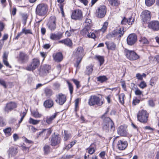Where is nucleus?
<instances>
[{
	"label": "nucleus",
	"instance_id": "a19ab883",
	"mask_svg": "<svg viewBox=\"0 0 159 159\" xmlns=\"http://www.w3.org/2000/svg\"><path fill=\"white\" fill-rule=\"evenodd\" d=\"M146 75L145 73H143L141 74L140 73H138L136 75V77L139 80H142L143 78H145Z\"/></svg>",
	"mask_w": 159,
	"mask_h": 159
},
{
	"label": "nucleus",
	"instance_id": "ea45409f",
	"mask_svg": "<svg viewBox=\"0 0 159 159\" xmlns=\"http://www.w3.org/2000/svg\"><path fill=\"white\" fill-rule=\"evenodd\" d=\"M110 4L112 6H117L119 3L118 0H108Z\"/></svg>",
	"mask_w": 159,
	"mask_h": 159
},
{
	"label": "nucleus",
	"instance_id": "dca6fc26",
	"mask_svg": "<svg viewBox=\"0 0 159 159\" xmlns=\"http://www.w3.org/2000/svg\"><path fill=\"white\" fill-rule=\"evenodd\" d=\"M148 27L154 31L159 30V22L157 20L152 21L149 23Z\"/></svg>",
	"mask_w": 159,
	"mask_h": 159
},
{
	"label": "nucleus",
	"instance_id": "412c9836",
	"mask_svg": "<svg viewBox=\"0 0 159 159\" xmlns=\"http://www.w3.org/2000/svg\"><path fill=\"white\" fill-rule=\"evenodd\" d=\"M134 19L132 16H131L129 19H127L124 17L121 21V23L122 25H131L134 22Z\"/></svg>",
	"mask_w": 159,
	"mask_h": 159
},
{
	"label": "nucleus",
	"instance_id": "6e6552de",
	"mask_svg": "<svg viewBox=\"0 0 159 159\" xmlns=\"http://www.w3.org/2000/svg\"><path fill=\"white\" fill-rule=\"evenodd\" d=\"M141 17L144 23H147L150 20L151 18L150 12L147 10L143 11L141 13Z\"/></svg>",
	"mask_w": 159,
	"mask_h": 159
},
{
	"label": "nucleus",
	"instance_id": "aec40b11",
	"mask_svg": "<svg viewBox=\"0 0 159 159\" xmlns=\"http://www.w3.org/2000/svg\"><path fill=\"white\" fill-rule=\"evenodd\" d=\"M61 138L57 135L53 136L51 139V145L55 146L59 144L60 142Z\"/></svg>",
	"mask_w": 159,
	"mask_h": 159
},
{
	"label": "nucleus",
	"instance_id": "2eb2a0df",
	"mask_svg": "<svg viewBox=\"0 0 159 159\" xmlns=\"http://www.w3.org/2000/svg\"><path fill=\"white\" fill-rule=\"evenodd\" d=\"M57 99H56V102L60 105H62L66 101V96L61 93L58 94L56 96Z\"/></svg>",
	"mask_w": 159,
	"mask_h": 159
},
{
	"label": "nucleus",
	"instance_id": "2f4dec72",
	"mask_svg": "<svg viewBox=\"0 0 159 159\" xmlns=\"http://www.w3.org/2000/svg\"><path fill=\"white\" fill-rule=\"evenodd\" d=\"M66 82L67 84V86L70 91V94L71 95L72 94L74 88L73 85L68 80H67Z\"/></svg>",
	"mask_w": 159,
	"mask_h": 159
},
{
	"label": "nucleus",
	"instance_id": "cd10ccee",
	"mask_svg": "<svg viewBox=\"0 0 159 159\" xmlns=\"http://www.w3.org/2000/svg\"><path fill=\"white\" fill-rule=\"evenodd\" d=\"M91 30L90 28H89L85 27L84 28L81 30V34L84 36L87 37L88 34L90 33Z\"/></svg>",
	"mask_w": 159,
	"mask_h": 159
},
{
	"label": "nucleus",
	"instance_id": "a211bd4d",
	"mask_svg": "<svg viewBox=\"0 0 159 159\" xmlns=\"http://www.w3.org/2000/svg\"><path fill=\"white\" fill-rule=\"evenodd\" d=\"M128 143L126 141L118 140L117 143V146L118 149L120 150H125L127 147Z\"/></svg>",
	"mask_w": 159,
	"mask_h": 159
},
{
	"label": "nucleus",
	"instance_id": "9b49d317",
	"mask_svg": "<svg viewBox=\"0 0 159 159\" xmlns=\"http://www.w3.org/2000/svg\"><path fill=\"white\" fill-rule=\"evenodd\" d=\"M56 18L54 16H51L47 24L48 28L52 31L55 30L56 28Z\"/></svg>",
	"mask_w": 159,
	"mask_h": 159
},
{
	"label": "nucleus",
	"instance_id": "864d4df0",
	"mask_svg": "<svg viewBox=\"0 0 159 159\" xmlns=\"http://www.w3.org/2000/svg\"><path fill=\"white\" fill-rule=\"evenodd\" d=\"M88 153L90 154H92L95 152V150L93 148H88Z\"/></svg>",
	"mask_w": 159,
	"mask_h": 159
},
{
	"label": "nucleus",
	"instance_id": "e2e57ef3",
	"mask_svg": "<svg viewBox=\"0 0 159 159\" xmlns=\"http://www.w3.org/2000/svg\"><path fill=\"white\" fill-rule=\"evenodd\" d=\"M40 54L41 56L43 58V60H44L47 55V53L44 52H42L40 53Z\"/></svg>",
	"mask_w": 159,
	"mask_h": 159
},
{
	"label": "nucleus",
	"instance_id": "6ab92c4d",
	"mask_svg": "<svg viewBox=\"0 0 159 159\" xmlns=\"http://www.w3.org/2000/svg\"><path fill=\"white\" fill-rule=\"evenodd\" d=\"M18 153L17 148L14 147L9 148L7 151L8 156L9 157H14Z\"/></svg>",
	"mask_w": 159,
	"mask_h": 159
},
{
	"label": "nucleus",
	"instance_id": "5701e85b",
	"mask_svg": "<svg viewBox=\"0 0 159 159\" xmlns=\"http://www.w3.org/2000/svg\"><path fill=\"white\" fill-rule=\"evenodd\" d=\"M29 58L28 56L26 54L23 52H20L19 55V59L22 62H24L27 60Z\"/></svg>",
	"mask_w": 159,
	"mask_h": 159
},
{
	"label": "nucleus",
	"instance_id": "ddd939ff",
	"mask_svg": "<svg viewBox=\"0 0 159 159\" xmlns=\"http://www.w3.org/2000/svg\"><path fill=\"white\" fill-rule=\"evenodd\" d=\"M137 40V36L134 34H131L128 36L127 39L128 44L132 45L135 43Z\"/></svg>",
	"mask_w": 159,
	"mask_h": 159
},
{
	"label": "nucleus",
	"instance_id": "20e7f679",
	"mask_svg": "<svg viewBox=\"0 0 159 159\" xmlns=\"http://www.w3.org/2000/svg\"><path fill=\"white\" fill-rule=\"evenodd\" d=\"M104 103L103 101L101 100L99 97L96 95L90 96L89 99L88 103L90 106H93L97 105L101 106Z\"/></svg>",
	"mask_w": 159,
	"mask_h": 159
},
{
	"label": "nucleus",
	"instance_id": "49530a36",
	"mask_svg": "<svg viewBox=\"0 0 159 159\" xmlns=\"http://www.w3.org/2000/svg\"><path fill=\"white\" fill-rule=\"evenodd\" d=\"M108 25V23L107 22H105L101 29V31L103 32H104L106 30Z\"/></svg>",
	"mask_w": 159,
	"mask_h": 159
},
{
	"label": "nucleus",
	"instance_id": "c85d7f7f",
	"mask_svg": "<svg viewBox=\"0 0 159 159\" xmlns=\"http://www.w3.org/2000/svg\"><path fill=\"white\" fill-rule=\"evenodd\" d=\"M85 27L90 28L92 26L91 20L90 19L87 18L86 19L85 23H84Z\"/></svg>",
	"mask_w": 159,
	"mask_h": 159
},
{
	"label": "nucleus",
	"instance_id": "5fc2aeb1",
	"mask_svg": "<svg viewBox=\"0 0 159 159\" xmlns=\"http://www.w3.org/2000/svg\"><path fill=\"white\" fill-rule=\"evenodd\" d=\"M46 130L47 131V134H48L49 135H50L52 133V131L51 130V129H44L43 130H42V131H41V132H39V134L43 133V132L44 131H46Z\"/></svg>",
	"mask_w": 159,
	"mask_h": 159
},
{
	"label": "nucleus",
	"instance_id": "13d9d810",
	"mask_svg": "<svg viewBox=\"0 0 159 159\" xmlns=\"http://www.w3.org/2000/svg\"><path fill=\"white\" fill-rule=\"evenodd\" d=\"M8 38V35L7 34H5L3 36L1 40L2 41H3V42H4L5 40H6Z\"/></svg>",
	"mask_w": 159,
	"mask_h": 159
},
{
	"label": "nucleus",
	"instance_id": "f8f14e48",
	"mask_svg": "<svg viewBox=\"0 0 159 159\" xmlns=\"http://www.w3.org/2000/svg\"><path fill=\"white\" fill-rule=\"evenodd\" d=\"M124 27L114 30L110 34L111 36L112 37L120 38L123 36L124 34Z\"/></svg>",
	"mask_w": 159,
	"mask_h": 159
},
{
	"label": "nucleus",
	"instance_id": "6e6d98bb",
	"mask_svg": "<svg viewBox=\"0 0 159 159\" xmlns=\"http://www.w3.org/2000/svg\"><path fill=\"white\" fill-rule=\"evenodd\" d=\"M3 62L4 64L8 67L10 68H11V66L9 65L8 62L7 61V60H3Z\"/></svg>",
	"mask_w": 159,
	"mask_h": 159
},
{
	"label": "nucleus",
	"instance_id": "7c9ffc66",
	"mask_svg": "<svg viewBox=\"0 0 159 159\" xmlns=\"http://www.w3.org/2000/svg\"><path fill=\"white\" fill-rule=\"evenodd\" d=\"M44 93L45 95L48 97H49L52 95V91L50 89L46 88L44 89Z\"/></svg>",
	"mask_w": 159,
	"mask_h": 159
},
{
	"label": "nucleus",
	"instance_id": "58836bf2",
	"mask_svg": "<svg viewBox=\"0 0 159 159\" xmlns=\"http://www.w3.org/2000/svg\"><path fill=\"white\" fill-rule=\"evenodd\" d=\"M43 149L44 153L46 154H48L50 152V147L49 145H45L43 148Z\"/></svg>",
	"mask_w": 159,
	"mask_h": 159
},
{
	"label": "nucleus",
	"instance_id": "72a5a7b5",
	"mask_svg": "<svg viewBox=\"0 0 159 159\" xmlns=\"http://www.w3.org/2000/svg\"><path fill=\"white\" fill-rule=\"evenodd\" d=\"M95 58H96L99 62L100 66L103 63L104 61V59L103 56H95Z\"/></svg>",
	"mask_w": 159,
	"mask_h": 159
},
{
	"label": "nucleus",
	"instance_id": "f257e3e1",
	"mask_svg": "<svg viewBox=\"0 0 159 159\" xmlns=\"http://www.w3.org/2000/svg\"><path fill=\"white\" fill-rule=\"evenodd\" d=\"M85 55L84 50L81 46L78 47L73 51V56L76 60V63L75 64V67H78Z\"/></svg>",
	"mask_w": 159,
	"mask_h": 159
},
{
	"label": "nucleus",
	"instance_id": "bb28decb",
	"mask_svg": "<svg viewBox=\"0 0 159 159\" xmlns=\"http://www.w3.org/2000/svg\"><path fill=\"white\" fill-rule=\"evenodd\" d=\"M53 105V101L51 100H48L45 101L44 103V106L46 108H50Z\"/></svg>",
	"mask_w": 159,
	"mask_h": 159
},
{
	"label": "nucleus",
	"instance_id": "1a4fd4ad",
	"mask_svg": "<svg viewBox=\"0 0 159 159\" xmlns=\"http://www.w3.org/2000/svg\"><path fill=\"white\" fill-rule=\"evenodd\" d=\"M40 64L39 61L37 58L33 59L31 64L27 67L26 69L29 71L33 70L37 68Z\"/></svg>",
	"mask_w": 159,
	"mask_h": 159
},
{
	"label": "nucleus",
	"instance_id": "e433bc0d",
	"mask_svg": "<svg viewBox=\"0 0 159 159\" xmlns=\"http://www.w3.org/2000/svg\"><path fill=\"white\" fill-rule=\"evenodd\" d=\"M64 141H66L68 140L71 137V134L68 133V131L66 130L64 131Z\"/></svg>",
	"mask_w": 159,
	"mask_h": 159
},
{
	"label": "nucleus",
	"instance_id": "8fccbe9b",
	"mask_svg": "<svg viewBox=\"0 0 159 159\" xmlns=\"http://www.w3.org/2000/svg\"><path fill=\"white\" fill-rule=\"evenodd\" d=\"M22 18L23 23L24 25H25L28 18L27 16L26 15H22Z\"/></svg>",
	"mask_w": 159,
	"mask_h": 159
},
{
	"label": "nucleus",
	"instance_id": "f3484780",
	"mask_svg": "<svg viewBox=\"0 0 159 159\" xmlns=\"http://www.w3.org/2000/svg\"><path fill=\"white\" fill-rule=\"evenodd\" d=\"M117 133L121 136H126L128 134L127 127L124 125L120 126L118 128Z\"/></svg>",
	"mask_w": 159,
	"mask_h": 159
},
{
	"label": "nucleus",
	"instance_id": "39448f33",
	"mask_svg": "<svg viewBox=\"0 0 159 159\" xmlns=\"http://www.w3.org/2000/svg\"><path fill=\"white\" fill-rule=\"evenodd\" d=\"M148 116V114L146 110H144L139 111L137 115L138 120L143 123L147 122Z\"/></svg>",
	"mask_w": 159,
	"mask_h": 159
},
{
	"label": "nucleus",
	"instance_id": "79ce46f5",
	"mask_svg": "<svg viewBox=\"0 0 159 159\" xmlns=\"http://www.w3.org/2000/svg\"><path fill=\"white\" fill-rule=\"evenodd\" d=\"M11 128L8 127L4 129L3 131L6 135L10 136L11 135Z\"/></svg>",
	"mask_w": 159,
	"mask_h": 159
},
{
	"label": "nucleus",
	"instance_id": "0e129e2a",
	"mask_svg": "<svg viewBox=\"0 0 159 159\" xmlns=\"http://www.w3.org/2000/svg\"><path fill=\"white\" fill-rule=\"evenodd\" d=\"M140 102V100L138 99H136L133 101V104L135 105L139 103Z\"/></svg>",
	"mask_w": 159,
	"mask_h": 159
},
{
	"label": "nucleus",
	"instance_id": "052dcab7",
	"mask_svg": "<svg viewBox=\"0 0 159 159\" xmlns=\"http://www.w3.org/2000/svg\"><path fill=\"white\" fill-rule=\"evenodd\" d=\"M80 99L79 98H78L75 100V108H77V107H78L79 101H80Z\"/></svg>",
	"mask_w": 159,
	"mask_h": 159
},
{
	"label": "nucleus",
	"instance_id": "c03bdc74",
	"mask_svg": "<svg viewBox=\"0 0 159 159\" xmlns=\"http://www.w3.org/2000/svg\"><path fill=\"white\" fill-rule=\"evenodd\" d=\"M75 30L71 29L69 31H67L65 33V35L67 37H69L71 35Z\"/></svg>",
	"mask_w": 159,
	"mask_h": 159
},
{
	"label": "nucleus",
	"instance_id": "de8ad7c7",
	"mask_svg": "<svg viewBox=\"0 0 159 159\" xmlns=\"http://www.w3.org/2000/svg\"><path fill=\"white\" fill-rule=\"evenodd\" d=\"M77 89L79 88L81 86V84L80 81L78 80H73Z\"/></svg>",
	"mask_w": 159,
	"mask_h": 159
},
{
	"label": "nucleus",
	"instance_id": "3c124183",
	"mask_svg": "<svg viewBox=\"0 0 159 159\" xmlns=\"http://www.w3.org/2000/svg\"><path fill=\"white\" fill-rule=\"evenodd\" d=\"M87 37L89 38L94 39L96 37V36L95 34L93 33L90 32V33L88 34Z\"/></svg>",
	"mask_w": 159,
	"mask_h": 159
},
{
	"label": "nucleus",
	"instance_id": "a18cd8bd",
	"mask_svg": "<svg viewBox=\"0 0 159 159\" xmlns=\"http://www.w3.org/2000/svg\"><path fill=\"white\" fill-rule=\"evenodd\" d=\"M124 97L125 95L123 93L119 95V100L121 104H123L124 103Z\"/></svg>",
	"mask_w": 159,
	"mask_h": 159
},
{
	"label": "nucleus",
	"instance_id": "f03ea898",
	"mask_svg": "<svg viewBox=\"0 0 159 159\" xmlns=\"http://www.w3.org/2000/svg\"><path fill=\"white\" fill-rule=\"evenodd\" d=\"M48 5L44 3H41L36 7L35 10L36 14L39 16H43L48 13Z\"/></svg>",
	"mask_w": 159,
	"mask_h": 159
},
{
	"label": "nucleus",
	"instance_id": "37998d69",
	"mask_svg": "<svg viewBox=\"0 0 159 159\" xmlns=\"http://www.w3.org/2000/svg\"><path fill=\"white\" fill-rule=\"evenodd\" d=\"M140 42L143 44H148L149 42L145 37H141L140 40Z\"/></svg>",
	"mask_w": 159,
	"mask_h": 159
},
{
	"label": "nucleus",
	"instance_id": "0eeeda50",
	"mask_svg": "<svg viewBox=\"0 0 159 159\" xmlns=\"http://www.w3.org/2000/svg\"><path fill=\"white\" fill-rule=\"evenodd\" d=\"M125 53L126 57L130 60H136L139 58L138 54L133 51L125 50Z\"/></svg>",
	"mask_w": 159,
	"mask_h": 159
},
{
	"label": "nucleus",
	"instance_id": "393cba45",
	"mask_svg": "<svg viewBox=\"0 0 159 159\" xmlns=\"http://www.w3.org/2000/svg\"><path fill=\"white\" fill-rule=\"evenodd\" d=\"M62 37V34H55L52 33L50 35V38L53 40H57L60 39Z\"/></svg>",
	"mask_w": 159,
	"mask_h": 159
},
{
	"label": "nucleus",
	"instance_id": "c9c22d12",
	"mask_svg": "<svg viewBox=\"0 0 159 159\" xmlns=\"http://www.w3.org/2000/svg\"><path fill=\"white\" fill-rule=\"evenodd\" d=\"M33 116L36 118H39L41 117L42 115L39 113L37 111H34L32 112Z\"/></svg>",
	"mask_w": 159,
	"mask_h": 159
},
{
	"label": "nucleus",
	"instance_id": "4be33fe9",
	"mask_svg": "<svg viewBox=\"0 0 159 159\" xmlns=\"http://www.w3.org/2000/svg\"><path fill=\"white\" fill-rule=\"evenodd\" d=\"M53 60L56 62H60L63 59V55L61 52H58L53 54Z\"/></svg>",
	"mask_w": 159,
	"mask_h": 159
},
{
	"label": "nucleus",
	"instance_id": "774afa93",
	"mask_svg": "<svg viewBox=\"0 0 159 159\" xmlns=\"http://www.w3.org/2000/svg\"><path fill=\"white\" fill-rule=\"evenodd\" d=\"M0 84L4 87L5 88H6V85L5 82L4 80H0Z\"/></svg>",
	"mask_w": 159,
	"mask_h": 159
},
{
	"label": "nucleus",
	"instance_id": "4468645a",
	"mask_svg": "<svg viewBox=\"0 0 159 159\" xmlns=\"http://www.w3.org/2000/svg\"><path fill=\"white\" fill-rule=\"evenodd\" d=\"M17 106V104L16 102H10L7 103L4 108V111L5 112L8 113L9 111H11L16 108Z\"/></svg>",
	"mask_w": 159,
	"mask_h": 159
},
{
	"label": "nucleus",
	"instance_id": "423d86ee",
	"mask_svg": "<svg viewBox=\"0 0 159 159\" xmlns=\"http://www.w3.org/2000/svg\"><path fill=\"white\" fill-rule=\"evenodd\" d=\"M71 17L72 19L81 20L83 18L82 12L80 10L76 9L73 11Z\"/></svg>",
	"mask_w": 159,
	"mask_h": 159
},
{
	"label": "nucleus",
	"instance_id": "4c0bfd02",
	"mask_svg": "<svg viewBox=\"0 0 159 159\" xmlns=\"http://www.w3.org/2000/svg\"><path fill=\"white\" fill-rule=\"evenodd\" d=\"M155 0H145V2L146 6L150 7L154 4Z\"/></svg>",
	"mask_w": 159,
	"mask_h": 159
},
{
	"label": "nucleus",
	"instance_id": "09e8293b",
	"mask_svg": "<svg viewBox=\"0 0 159 159\" xmlns=\"http://www.w3.org/2000/svg\"><path fill=\"white\" fill-rule=\"evenodd\" d=\"M22 33H24L26 34H32V31L30 30H26L25 28L22 30Z\"/></svg>",
	"mask_w": 159,
	"mask_h": 159
},
{
	"label": "nucleus",
	"instance_id": "69168bd1",
	"mask_svg": "<svg viewBox=\"0 0 159 159\" xmlns=\"http://www.w3.org/2000/svg\"><path fill=\"white\" fill-rule=\"evenodd\" d=\"M148 104L149 106L151 107H154V102L152 100H149L148 102Z\"/></svg>",
	"mask_w": 159,
	"mask_h": 159
},
{
	"label": "nucleus",
	"instance_id": "b1692460",
	"mask_svg": "<svg viewBox=\"0 0 159 159\" xmlns=\"http://www.w3.org/2000/svg\"><path fill=\"white\" fill-rule=\"evenodd\" d=\"M105 44L109 50H115L116 49V45L114 43L111 42H106Z\"/></svg>",
	"mask_w": 159,
	"mask_h": 159
},
{
	"label": "nucleus",
	"instance_id": "f704fd0d",
	"mask_svg": "<svg viewBox=\"0 0 159 159\" xmlns=\"http://www.w3.org/2000/svg\"><path fill=\"white\" fill-rule=\"evenodd\" d=\"M40 121V120H35L31 118H30L29 120V123L30 124L34 125H36L39 124Z\"/></svg>",
	"mask_w": 159,
	"mask_h": 159
},
{
	"label": "nucleus",
	"instance_id": "4d7b16f0",
	"mask_svg": "<svg viewBox=\"0 0 159 159\" xmlns=\"http://www.w3.org/2000/svg\"><path fill=\"white\" fill-rule=\"evenodd\" d=\"M121 86L123 89L125 90H126V86L125 85V82L124 81H121Z\"/></svg>",
	"mask_w": 159,
	"mask_h": 159
},
{
	"label": "nucleus",
	"instance_id": "473e14b6",
	"mask_svg": "<svg viewBox=\"0 0 159 159\" xmlns=\"http://www.w3.org/2000/svg\"><path fill=\"white\" fill-rule=\"evenodd\" d=\"M86 68L87 69L85 71V73L88 75H89L92 73L93 71V66L92 65H89L87 66Z\"/></svg>",
	"mask_w": 159,
	"mask_h": 159
},
{
	"label": "nucleus",
	"instance_id": "a878e982",
	"mask_svg": "<svg viewBox=\"0 0 159 159\" xmlns=\"http://www.w3.org/2000/svg\"><path fill=\"white\" fill-rule=\"evenodd\" d=\"M59 43H64L65 45L71 47L72 45V43L71 40L69 39H66L64 40H62L59 41Z\"/></svg>",
	"mask_w": 159,
	"mask_h": 159
},
{
	"label": "nucleus",
	"instance_id": "bf43d9fd",
	"mask_svg": "<svg viewBox=\"0 0 159 159\" xmlns=\"http://www.w3.org/2000/svg\"><path fill=\"white\" fill-rule=\"evenodd\" d=\"M97 80H107L106 77L104 75L100 76L97 77Z\"/></svg>",
	"mask_w": 159,
	"mask_h": 159
},
{
	"label": "nucleus",
	"instance_id": "c756f323",
	"mask_svg": "<svg viewBox=\"0 0 159 159\" xmlns=\"http://www.w3.org/2000/svg\"><path fill=\"white\" fill-rule=\"evenodd\" d=\"M57 116V113H55L53 115L47 117L46 121L47 123L48 124H51L52 122V121Z\"/></svg>",
	"mask_w": 159,
	"mask_h": 159
},
{
	"label": "nucleus",
	"instance_id": "7ed1b4c3",
	"mask_svg": "<svg viewBox=\"0 0 159 159\" xmlns=\"http://www.w3.org/2000/svg\"><path fill=\"white\" fill-rule=\"evenodd\" d=\"M102 125V128L106 132L109 131V128L113 130L115 129L114 123L109 117L105 118Z\"/></svg>",
	"mask_w": 159,
	"mask_h": 159
},
{
	"label": "nucleus",
	"instance_id": "9d476101",
	"mask_svg": "<svg viewBox=\"0 0 159 159\" xmlns=\"http://www.w3.org/2000/svg\"><path fill=\"white\" fill-rule=\"evenodd\" d=\"M106 13V7L104 6L100 7L96 10V15L97 17L99 18L104 17Z\"/></svg>",
	"mask_w": 159,
	"mask_h": 159
},
{
	"label": "nucleus",
	"instance_id": "680f3d73",
	"mask_svg": "<svg viewBox=\"0 0 159 159\" xmlns=\"http://www.w3.org/2000/svg\"><path fill=\"white\" fill-rule=\"evenodd\" d=\"M135 92V94L137 95H141L142 93V92L139 89H137Z\"/></svg>",
	"mask_w": 159,
	"mask_h": 159
},
{
	"label": "nucleus",
	"instance_id": "338daca9",
	"mask_svg": "<svg viewBox=\"0 0 159 159\" xmlns=\"http://www.w3.org/2000/svg\"><path fill=\"white\" fill-rule=\"evenodd\" d=\"M4 25L3 23L0 22V32L2 31L4 28Z\"/></svg>",
	"mask_w": 159,
	"mask_h": 159
},
{
	"label": "nucleus",
	"instance_id": "603ef678",
	"mask_svg": "<svg viewBox=\"0 0 159 159\" xmlns=\"http://www.w3.org/2000/svg\"><path fill=\"white\" fill-rule=\"evenodd\" d=\"M147 86L146 84L144 81H142L139 85V86L142 89H143Z\"/></svg>",
	"mask_w": 159,
	"mask_h": 159
}]
</instances>
